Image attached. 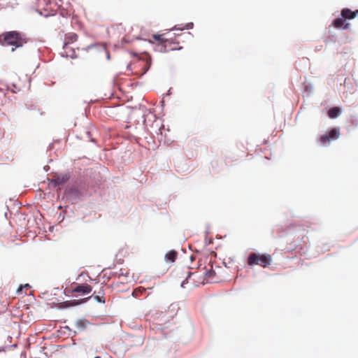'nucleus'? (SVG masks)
Instances as JSON below:
<instances>
[{
  "instance_id": "dca6fc26",
  "label": "nucleus",
  "mask_w": 358,
  "mask_h": 358,
  "mask_svg": "<svg viewBox=\"0 0 358 358\" xmlns=\"http://www.w3.org/2000/svg\"><path fill=\"white\" fill-rule=\"evenodd\" d=\"M69 177L67 176H57L54 179V182L56 185H62L67 182Z\"/></svg>"
},
{
  "instance_id": "423d86ee",
  "label": "nucleus",
  "mask_w": 358,
  "mask_h": 358,
  "mask_svg": "<svg viewBox=\"0 0 358 358\" xmlns=\"http://www.w3.org/2000/svg\"><path fill=\"white\" fill-rule=\"evenodd\" d=\"M92 291V287L88 284H77L73 283L71 285V288L68 292L72 294H88Z\"/></svg>"
},
{
  "instance_id": "a211bd4d",
  "label": "nucleus",
  "mask_w": 358,
  "mask_h": 358,
  "mask_svg": "<svg viewBox=\"0 0 358 358\" xmlns=\"http://www.w3.org/2000/svg\"><path fill=\"white\" fill-rule=\"evenodd\" d=\"M87 322L84 320H78L76 322V326L79 330H83L85 329Z\"/></svg>"
},
{
  "instance_id": "9d476101",
  "label": "nucleus",
  "mask_w": 358,
  "mask_h": 358,
  "mask_svg": "<svg viewBox=\"0 0 358 358\" xmlns=\"http://www.w3.org/2000/svg\"><path fill=\"white\" fill-rule=\"evenodd\" d=\"M78 39V35L75 33H69L66 35L63 48L65 50V52L67 54V49L69 48V45L76 42Z\"/></svg>"
},
{
  "instance_id": "0eeeda50",
  "label": "nucleus",
  "mask_w": 358,
  "mask_h": 358,
  "mask_svg": "<svg viewBox=\"0 0 358 358\" xmlns=\"http://www.w3.org/2000/svg\"><path fill=\"white\" fill-rule=\"evenodd\" d=\"M205 271H202L205 276V283L216 282L219 278L216 277V272L213 268V265L209 264L207 267H205Z\"/></svg>"
},
{
  "instance_id": "7ed1b4c3",
  "label": "nucleus",
  "mask_w": 358,
  "mask_h": 358,
  "mask_svg": "<svg viewBox=\"0 0 358 358\" xmlns=\"http://www.w3.org/2000/svg\"><path fill=\"white\" fill-rule=\"evenodd\" d=\"M182 275H186L185 280L181 283V287L185 288L186 285H189L192 287H199L205 283V276L202 273V270L195 272H190L188 268L180 273Z\"/></svg>"
},
{
  "instance_id": "6e6552de",
  "label": "nucleus",
  "mask_w": 358,
  "mask_h": 358,
  "mask_svg": "<svg viewBox=\"0 0 358 358\" xmlns=\"http://www.w3.org/2000/svg\"><path fill=\"white\" fill-rule=\"evenodd\" d=\"M136 66L138 67H141V70L136 71L134 72L136 75H143L145 74L151 66V58L146 57L145 59H139L136 64Z\"/></svg>"
},
{
  "instance_id": "f3484780",
  "label": "nucleus",
  "mask_w": 358,
  "mask_h": 358,
  "mask_svg": "<svg viewBox=\"0 0 358 358\" xmlns=\"http://www.w3.org/2000/svg\"><path fill=\"white\" fill-rule=\"evenodd\" d=\"M320 140L321 144L323 146H327V145H329V143L330 142V140H329V138H328L327 134L321 136Z\"/></svg>"
},
{
  "instance_id": "1a4fd4ad",
  "label": "nucleus",
  "mask_w": 358,
  "mask_h": 358,
  "mask_svg": "<svg viewBox=\"0 0 358 358\" xmlns=\"http://www.w3.org/2000/svg\"><path fill=\"white\" fill-rule=\"evenodd\" d=\"M331 25L336 28V29H350V24L349 23H345V20L343 18V17L341 16V17H338L335 19Z\"/></svg>"
},
{
  "instance_id": "f03ea898",
  "label": "nucleus",
  "mask_w": 358,
  "mask_h": 358,
  "mask_svg": "<svg viewBox=\"0 0 358 358\" xmlns=\"http://www.w3.org/2000/svg\"><path fill=\"white\" fill-rule=\"evenodd\" d=\"M152 38L157 42L155 46V51L159 52H168L172 50H180L182 46L180 41L176 38H164V34H154Z\"/></svg>"
},
{
  "instance_id": "f8f14e48",
  "label": "nucleus",
  "mask_w": 358,
  "mask_h": 358,
  "mask_svg": "<svg viewBox=\"0 0 358 358\" xmlns=\"http://www.w3.org/2000/svg\"><path fill=\"white\" fill-rule=\"evenodd\" d=\"M177 256V252H176L175 250H170L166 254L165 259L167 262L173 263L176 261Z\"/></svg>"
},
{
  "instance_id": "2eb2a0df",
  "label": "nucleus",
  "mask_w": 358,
  "mask_h": 358,
  "mask_svg": "<svg viewBox=\"0 0 358 358\" xmlns=\"http://www.w3.org/2000/svg\"><path fill=\"white\" fill-rule=\"evenodd\" d=\"M341 113V110L338 107H333L328 111V115L330 118H336Z\"/></svg>"
},
{
  "instance_id": "20e7f679",
  "label": "nucleus",
  "mask_w": 358,
  "mask_h": 358,
  "mask_svg": "<svg viewBox=\"0 0 358 358\" xmlns=\"http://www.w3.org/2000/svg\"><path fill=\"white\" fill-rule=\"evenodd\" d=\"M272 260V257L269 254L251 252L248 255L247 264L250 266L257 265L266 268L271 265Z\"/></svg>"
},
{
  "instance_id": "6ab92c4d",
  "label": "nucleus",
  "mask_w": 358,
  "mask_h": 358,
  "mask_svg": "<svg viewBox=\"0 0 358 358\" xmlns=\"http://www.w3.org/2000/svg\"><path fill=\"white\" fill-rule=\"evenodd\" d=\"M144 291H145V289H141V287L135 289L134 291L133 292V295L134 296L137 297L139 296V294H141Z\"/></svg>"
},
{
  "instance_id": "412c9836",
  "label": "nucleus",
  "mask_w": 358,
  "mask_h": 358,
  "mask_svg": "<svg viewBox=\"0 0 358 358\" xmlns=\"http://www.w3.org/2000/svg\"><path fill=\"white\" fill-rule=\"evenodd\" d=\"M94 358H101L99 356L95 357Z\"/></svg>"
},
{
  "instance_id": "f257e3e1",
  "label": "nucleus",
  "mask_w": 358,
  "mask_h": 358,
  "mask_svg": "<svg viewBox=\"0 0 358 358\" xmlns=\"http://www.w3.org/2000/svg\"><path fill=\"white\" fill-rule=\"evenodd\" d=\"M28 41L24 34L17 31H6L0 34V45L11 46L13 52L18 48H22Z\"/></svg>"
},
{
  "instance_id": "9b49d317",
  "label": "nucleus",
  "mask_w": 358,
  "mask_h": 358,
  "mask_svg": "<svg viewBox=\"0 0 358 358\" xmlns=\"http://www.w3.org/2000/svg\"><path fill=\"white\" fill-rule=\"evenodd\" d=\"M357 10L352 11L349 8H343L341 10V15L346 20L354 19L357 15Z\"/></svg>"
},
{
  "instance_id": "aec40b11",
  "label": "nucleus",
  "mask_w": 358,
  "mask_h": 358,
  "mask_svg": "<svg viewBox=\"0 0 358 358\" xmlns=\"http://www.w3.org/2000/svg\"><path fill=\"white\" fill-rule=\"evenodd\" d=\"M192 27H193V23L192 22L187 23L186 24V28L187 29H192Z\"/></svg>"
},
{
  "instance_id": "4be33fe9",
  "label": "nucleus",
  "mask_w": 358,
  "mask_h": 358,
  "mask_svg": "<svg viewBox=\"0 0 358 358\" xmlns=\"http://www.w3.org/2000/svg\"><path fill=\"white\" fill-rule=\"evenodd\" d=\"M357 13H358V10H357Z\"/></svg>"
},
{
  "instance_id": "4468645a",
  "label": "nucleus",
  "mask_w": 358,
  "mask_h": 358,
  "mask_svg": "<svg viewBox=\"0 0 358 358\" xmlns=\"http://www.w3.org/2000/svg\"><path fill=\"white\" fill-rule=\"evenodd\" d=\"M327 135L328 136V138H329L330 141L336 140L338 138L340 135L339 129L336 128L332 129L327 134Z\"/></svg>"
},
{
  "instance_id": "ddd939ff",
  "label": "nucleus",
  "mask_w": 358,
  "mask_h": 358,
  "mask_svg": "<svg viewBox=\"0 0 358 358\" xmlns=\"http://www.w3.org/2000/svg\"><path fill=\"white\" fill-rule=\"evenodd\" d=\"M50 3L49 0H38L37 7L40 10H44L47 11L48 10V5Z\"/></svg>"
},
{
  "instance_id": "39448f33",
  "label": "nucleus",
  "mask_w": 358,
  "mask_h": 358,
  "mask_svg": "<svg viewBox=\"0 0 358 358\" xmlns=\"http://www.w3.org/2000/svg\"><path fill=\"white\" fill-rule=\"evenodd\" d=\"M92 297H93L94 299V300H96L99 303H105L106 300H105V292L103 289V287H101L98 292H96V291L94 292L93 294L88 298L81 299L79 301L78 300H73V301L64 302L65 307L74 306L79 305L83 302L87 301V300L88 299H90Z\"/></svg>"
}]
</instances>
